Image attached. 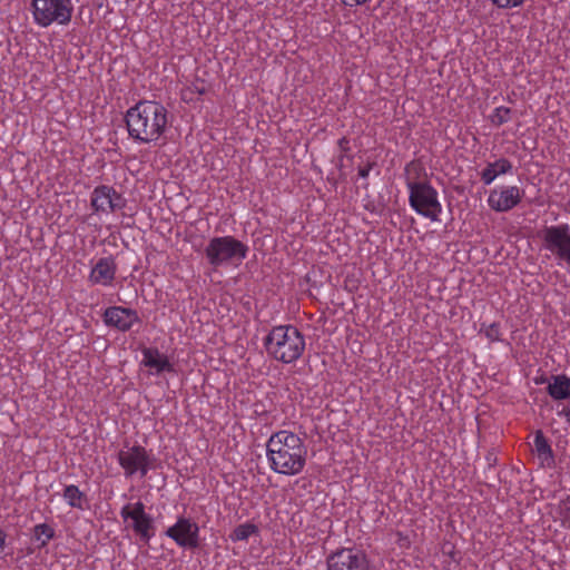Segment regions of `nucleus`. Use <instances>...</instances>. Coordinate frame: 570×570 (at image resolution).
Wrapping results in <instances>:
<instances>
[{
  "mask_svg": "<svg viewBox=\"0 0 570 570\" xmlns=\"http://www.w3.org/2000/svg\"><path fill=\"white\" fill-rule=\"evenodd\" d=\"M266 458L273 472L297 475L306 465L307 448L298 434L279 430L266 441Z\"/></svg>",
  "mask_w": 570,
  "mask_h": 570,
  "instance_id": "1",
  "label": "nucleus"
},
{
  "mask_svg": "<svg viewBox=\"0 0 570 570\" xmlns=\"http://www.w3.org/2000/svg\"><path fill=\"white\" fill-rule=\"evenodd\" d=\"M128 135L140 144L157 142L168 127V110L157 101L142 100L125 116Z\"/></svg>",
  "mask_w": 570,
  "mask_h": 570,
  "instance_id": "2",
  "label": "nucleus"
},
{
  "mask_svg": "<svg viewBox=\"0 0 570 570\" xmlns=\"http://www.w3.org/2000/svg\"><path fill=\"white\" fill-rule=\"evenodd\" d=\"M268 356L283 364L295 363L305 352L304 334L294 325H276L264 338Z\"/></svg>",
  "mask_w": 570,
  "mask_h": 570,
  "instance_id": "3",
  "label": "nucleus"
},
{
  "mask_svg": "<svg viewBox=\"0 0 570 570\" xmlns=\"http://www.w3.org/2000/svg\"><path fill=\"white\" fill-rule=\"evenodd\" d=\"M248 246L234 236H216L209 239L205 256L210 266H238L246 258Z\"/></svg>",
  "mask_w": 570,
  "mask_h": 570,
  "instance_id": "4",
  "label": "nucleus"
},
{
  "mask_svg": "<svg viewBox=\"0 0 570 570\" xmlns=\"http://www.w3.org/2000/svg\"><path fill=\"white\" fill-rule=\"evenodd\" d=\"M73 9L72 0H31L33 22L41 28L69 24Z\"/></svg>",
  "mask_w": 570,
  "mask_h": 570,
  "instance_id": "5",
  "label": "nucleus"
},
{
  "mask_svg": "<svg viewBox=\"0 0 570 570\" xmlns=\"http://www.w3.org/2000/svg\"><path fill=\"white\" fill-rule=\"evenodd\" d=\"M409 204L419 215L432 222H439L442 214V204L439 200L438 190L430 184L414 186L409 190Z\"/></svg>",
  "mask_w": 570,
  "mask_h": 570,
  "instance_id": "6",
  "label": "nucleus"
},
{
  "mask_svg": "<svg viewBox=\"0 0 570 570\" xmlns=\"http://www.w3.org/2000/svg\"><path fill=\"white\" fill-rule=\"evenodd\" d=\"M117 459L126 478H131L136 473H139L140 476L144 478L149 470L153 469L154 459L148 451L139 444H135L126 450H120Z\"/></svg>",
  "mask_w": 570,
  "mask_h": 570,
  "instance_id": "7",
  "label": "nucleus"
},
{
  "mask_svg": "<svg viewBox=\"0 0 570 570\" xmlns=\"http://www.w3.org/2000/svg\"><path fill=\"white\" fill-rule=\"evenodd\" d=\"M126 198L112 186L99 185L94 188L90 195V207L98 216L109 215L126 207Z\"/></svg>",
  "mask_w": 570,
  "mask_h": 570,
  "instance_id": "8",
  "label": "nucleus"
},
{
  "mask_svg": "<svg viewBox=\"0 0 570 570\" xmlns=\"http://www.w3.org/2000/svg\"><path fill=\"white\" fill-rule=\"evenodd\" d=\"M120 517L126 522L131 521L132 531L145 542L155 535L154 518L145 510L141 501L127 503L120 510Z\"/></svg>",
  "mask_w": 570,
  "mask_h": 570,
  "instance_id": "9",
  "label": "nucleus"
},
{
  "mask_svg": "<svg viewBox=\"0 0 570 570\" xmlns=\"http://www.w3.org/2000/svg\"><path fill=\"white\" fill-rule=\"evenodd\" d=\"M200 528L189 518L178 517L176 522L165 531V535L184 549H197L200 544Z\"/></svg>",
  "mask_w": 570,
  "mask_h": 570,
  "instance_id": "10",
  "label": "nucleus"
},
{
  "mask_svg": "<svg viewBox=\"0 0 570 570\" xmlns=\"http://www.w3.org/2000/svg\"><path fill=\"white\" fill-rule=\"evenodd\" d=\"M546 248L570 267V227L568 224L550 226L544 229Z\"/></svg>",
  "mask_w": 570,
  "mask_h": 570,
  "instance_id": "11",
  "label": "nucleus"
},
{
  "mask_svg": "<svg viewBox=\"0 0 570 570\" xmlns=\"http://www.w3.org/2000/svg\"><path fill=\"white\" fill-rule=\"evenodd\" d=\"M524 190L515 185H501L490 190L487 203L497 213H507L523 199Z\"/></svg>",
  "mask_w": 570,
  "mask_h": 570,
  "instance_id": "12",
  "label": "nucleus"
},
{
  "mask_svg": "<svg viewBox=\"0 0 570 570\" xmlns=\"http://www.w3.org/2000/svg\"><path fill=\"white\" fill-rule=\"evenodd\" d=\"M327 570H370V562L363 551L342 549L328 558Z\"/></svg>",
  "mask_w": 570,
  "mask_h": 570,
  "instance_id": "13",
  "label": "nucleus"
},
{
  "mask_svg": "<svg viewBox=\"0 0 570 570\" xmlns=\"http://www.w3.org/2000/svg\"><path fill=\"white\" fill-rule=\"evenodd\" d=\"M102 320L106 326L124 333L129 332L136 324L140 323L138 312L125 306L107 307L104 311Z\"/></svg>",
  "mask_w": 570,
  "mask_h": 570,
  "instance_id": "14",
  "label": "nucleus"
},
{
  "mask_svg": "<svg viewBox=\"0 0 570 570\" xmlns=\"http://www.w3.org/2000/svg\"><path fill=\"white\" fill-rule=\"evenodd\" d=\"M118 271V265L112 255L100 257L92 264L88 275V282L91 285L109 287L114 285Z\"/></svg>",
  "mask_w": 570,
  "mask_h": 570,
  "instance_id": "15",
  "label": "nucleus"
},
{
  "mask_svg": "<svg viewBox=\"0 0 570 570\" xmlns=\"http://www.w3.org/2000/svg\"><path fill=\"white\" fill-rule=\"evenodd\" d=\"M531 451L538 460V464L543 469H553L556 465V458L552 446L541 430H537L533 434V442Z\"/></svg>",
  "mask_w": 570,
  "mask_h": 570,
  "instance_id": "16",
  "label": "nucleus"
},
{
  "mask_svg": "<svg viewBox=\"0 0 570 570\" xmlns=\"http://www.w3.org/2000/svg\"><path fill=\"white\" fill-rule=\"evenodd\" d=\"M513 173L512 163L504 157L490 161L480 171L481 181L484 185H491L498 177L503 175H511Z\"/></svg>",
  "mask_w": 570,
  "mask_h": 570,
  "instance_id": "17",
  "label": "nucleus"
},
{
  "mask_svg": "<svg viewBox=\"0 0 570 570\" xmlns=\"http://www.w3.org/2000/svg\"><path fill=\"white\" fill-rule=\"evenodd\" d=\"M548 395L556 401L570 399V377L566 374L551 375L547 385Z\"/></svg>",
  "mask_w": 570,
  "mask_h": 570,
  "instance_id": "18",
  "label": "nucleus"
},
{
  "mask_svg": "<svg viewBox=\"0 0 570 570\" xmlns=\"http://www.w3.org/2000/svg\"><path fill=\"white\" fill-rule=\"evenodd\" d=\"M141 354L144 365L155 368L157 373L173 371V365L168 357L161 354L157 348L146 347L141 351Z\"/></svg>",
  "mask_w": 570,
  "mask_h": 570,
  "instance_id": "19",
  "label": "nucleus"
},
{
  "mask_svg": "<svg viewBox=\"0 0 570 570\" xmlns=\"http://www.w3.org/2000/svg\"><path fill=\"white\" fill-rule=\"evenodd\" d=\"M425 175V168L419 160H412L406 164L404 168V176L407 191L412 190L414 186H423L428 184V181L423 180Z\"/></svg>",
  "mask_w": 570,
  "mask_h": 570,
  "instance_id": "20",
  "label": "nucleus"
},
{
  "mask_svg": "<svg viewBox=\"0 0 570 570\" xmlns=\"http://www.w3.org/2000/svg\"><path fill=\"white\" fill-rule=\"evenodd\" d=\"M62 498L66 503L80 511L88 509V498L85 492L75 484H68L63 488Z\"/></svg>",
  "mask_w": 570,
  "mask_h": 570,
  "instance_id": "21",
  "label": "nucleus"
},
{
  "mask_svg": "<svg viewBox=\"0 0 570 570\" xmlns=\"http://www.w3.org/2000/svg\"><path fill=\"white\" fill-rule=\"evenodd\" d=\"M56 535L55 529L47 523L36 524L32 529V539L38 542V548H45Z\"/></svg>",
  "mask_w": 570,
  "mask_h": 570,
  "instance_id": "22",
  "label": "nucleus"
},
{
  "mask_svg": "<svg viewBox=\"0 0 570 570\" xmlns=\"http://www.w3.org/2000/svg\"><path fill=\"white\" fill-rule=\"evenodd\" d=\"M207 91L206 85L204 81L196 79L189 86L185 87L181 90V99L186 102H191L198 100V98L205 95Z\"/></svg>",
  "mask_w": 570,
  "mask_h": 570,
  "instance_id": "23",
  "label": "nucleus"
},
{
  "mask_svg": "<svg viewBox=\"0 0 570 570\" xmlns=\"http://www.w3.org/2000/svg\"><path fill=\"white\" fill-rule=\"evenodd\" d=\"M258 533V527L250 522H245L237 525L229 538L233 542L246 541L250 535Z\"/></svg>",
  "mask_w": 570,
  "mask_h": 570,
  "instance_id": "24",
  "label": "nucleus"
},
{
  "mask_svg": "<svg viewBox=\"0 0 570 570\" xmlns=\"http://www.w3.org/2000/svg\"><path fill=\"white\" fill-rule=\"evenodd\" d=\"M511 114L512 110L509 107L500 106L492 111L489 119L493 126L500 127L511 120Z\"/></svg>",
  "mask_w": 570,
  "mask_h": 570,
  "instance_id": "25",
  "label": "nucleus"
},
{
  "mask_svg": "<svg viewBox=\"0 0 570 570\" xmlns=\"http://www.w3.org/2000/svg\"><path fill=\"white\" fill-rule=\"evenodd\" d=\"M480 332L483 333L484 336L490 342H501L502 341V331H501V325L499 323L494 322L489 325L483 323L481 325Z\"/></svg>",
  "mask_w": 570,
  "mask_h": 570,
  "instance_id": "26",
  "label": "nucleus"
},
{
  "mask_svg": "<svg viewBox=\"0 0 570 570\" xmlns=\"http://www.w3.org/2000/svg\"><path fill=\"white\" fill-rule=\"evenodd\" d=\"M559 514L562 525L570 529V493L559 502Z\"/></svg>",
  "mask_w": 570,
  "mask_h": 570,
  "instance_id": "27",
  "label": "nucleus"
},
{
  "mask_svg": "<svg viewBox=\"0 0 570 570\" xmlns=\"http://www.w3.org/2000/svg\"><path fill=\"white\" fill-rule=\"evenodd\" d=\"M498 9H514L521 7L524 0H490Z\"/></svg>",
  "mask_w": 570,
  "mask_h": 570,
  "instance_id": "28",
  "label": "nucleus"
},
{
  "mask_svg": "<svg viewBox=\"0 0 570 570\" xmlns=\"http://www.w3.org/2000/svg\"><path fill=\"white\" fill-rule=\"evenodd\" d=\"M373 166H374V164L368 163L365 166L360 167L357 170L358 177L362 179H366L368 177L371 170L373 169Z\"/></svg>",
  "mask_w": 570,
  "mask_h": 570,
  "instance_id": "29",
  "label": "nucleus"
},
{
  "mask_svg": "<svg viewBox=\"0 0 570 570\" xmlns=\"http://www.w3.org/2000/svg\"><path fill=\"white\" fill-rule=\"evenodd\" d=\"M557 415L563 417L566 422L570 425V401L562 406L561 410L557 412Z\"/></svg>",
  "mask_w": 570,
  "mask_h": 570,
  "instance_id": "30",
  "label": "nucleus"
},
{
  "mask_svg": "<svg viewBox=\"0 0 570 570\" xmlns=\"http://www.w3.org/2000/svg\"><path fill=\"white\" fill-rule=\"evenodd\" d=\"M345 7H357L368 3L371 0H340Z\"/></svg>",
  "mask_w": 570,
  "mask_h": 570,
  "instance_id": "31",
  "label": "nucleus"
},
{
  "mask_svg": "<svg viewBox=\"0 0 570 570\" xmlns=\"http://www.w3.org/2000/svg\"><path fill=\"white\" fill-rule=\"evenodd\" d=\"M338 148L342 153L346 154L350 150V140L346 137H342L337 141Z\"/></svg>",
  "mask_w": 570,
  "mask_h": 570,
  "instance_id": "32",
  "label": "nucleus"
},
{
  "mask_svg": "<svg viewBox=\"0 0 570 570\" xmlns=\"http://www.w3.org/2000/svg\"><path fill=\"white\" fill-rule=\"evenodd\" d=\"M397 538L400 547H406L409 544L407 537H405L402 532H397Z\"/></svg>",
  "mask_w": 570,
  "mask_h": 570,
  "instance_id": "33",
  "label": "nucleus"
},
{
  "mask_svg": "<svg viewBox=\"0 0 570 570\" xmlns=\"http://www.w3.org/2000/svg\"><path fill=\"white\" fill-rule=\"evenodd\" d=\"M6 539H7V534H6V532L0 528V553L4 550V547H6Z\"/></svg>",
  "mask_w": 570,
  "mask_h": 570,
  "instance_id": "34",
  "label": "nucleus"
},
{
  "mask_svg": "<svg viewBox=\"0 0 570 570\" xmlns=\"http://www.w3.org/2000/svg\"><path fill=\"white\" fill-rule=\"evenodd\" d=\"M548 382H549V379H547V377H541V379L535 380L537 384H543V383H548Z\"/></svg>",
  "mask_w": 570,
  "mask_h": 570,
  "instance_id": "35",
  "label": "nucleus"
}]
</instances>
